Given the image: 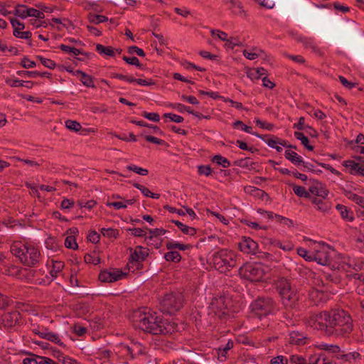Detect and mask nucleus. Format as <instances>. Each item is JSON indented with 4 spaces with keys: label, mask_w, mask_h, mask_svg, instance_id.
I'll use <instances>...</instances> for the list:
<instances>
[{
    "label": "nucleus",
    "mask_w": 364,
    "mask_h": 364,
    "mask_svg": "<svg viewBox=\"0 0 364 364\" xmlns=\"http://www.w3.org/2000/svg\"><path fill=\"white\" fill-rule=\"evenodd\" d=\"M342 165L346 168H349V173L351 175H355L357 173V169L358 168L360 164L355 162L353 160H346L344 161Z\"/></svg>",
    "instance_id": "4c0bfd02"
},
{
    "label": "nucleus",
    "mask_w": 364,
    "mask_h": 364,
    "mask_svg": "<svg viewBox=\"0 0 364 364\" xmlns=\"http://www.w3.org/2000/svg\"><path fill=\"white\" fill-rule=\"evenodd\" d=\"M266 135L268 136L264 137V140L263 141L266 142L267 145L271 148H274L277 144H279V142H281L282 139H279L277 136L274 135Z\"/></svg>",
    "instance_id": "c03bdc74"
},
{
    "label": "nucleus",
    "mask_w": 364,
    "mask_h": 364,
    "mask_svg": "<svg viewBox=\"0 0 364 364\" xmlns=\"http://www.w3.org/2000/svg\"><path fill=\"white\" fill-rule=\"evenodd\" d=\"M127 231L131 232L132 235H134V237H146V233L144 232V230L139 228H127Z\"/></svg>",
    "instance_id": "13d9d810"
},
{
    "label": "nucleus",
    "mask_w": 364,
    "mask_h": 364,
    "mask_svg": "<svg viewBox=\"0 0 364 364\" xmlns=\"http://www.w3.org/2000/svg\"><path fill=\"white\" fill-rule=\"evenodd\" d=\"M334 309L329 311H323L318 314H314L309 317V323L317 330L328 337H332L333 332Z\"/></svg>",
    "instance_id": "39448f33"
},
{
    "label": "nucleus",
    "mask_w": 364,
    "mask_h": 364,
    "mask_svg": "<svg viewBox=\"0 0 364 364\" xmlns=\"http://www.w3.org/2000/svg\"><path fill=\"white\" fill-rule=\"evenodd\" d=\"M51 355L57 358L62 364H78L77 361L68 355H65L56 348H50Z\"/></svg>",
    "instance_id": "dca6fc26"
},
{
    "label": "nucleus",
    "mask_w": 364,
    "mask_h": 364,
    "mask_svg": "<svg viewBox=\"0 0 364 364\" xmlns=\"http://www.w3.org/2000/svg\"><path fill=\"white\" fill-rule=\"evenodd\" d=\"M271 364H288L287 359L282 355H278L272 358L270 361Z\"/></svg>",
    "instance_id": "774afa93"
},
{
    "label": "nucleus",
    "mask_w": 364,
    "mask_h": 364,
    "mask_svg": "<svg viewBox=\"0 0 364 364\" xmlns=\"http://www.w3.org/2000/svg\"><path fill=\"white\" fill-rule=\"evenodd\" d=\"M245 191L246 193H250L251 196L254 197H257L262 200H270L269 196L263 190L257 188L255 186H247L245 188Z\"/></svg>",
    "instance_id": "aec40b11"
},
{
    "label": "nucleus",
    "mask_w": 364,
    "mask_h": 364,
    "mask_svg": "<svg viewBox=\"0 0 364 364\" xmlns=\"http://www.w3.org/2000/svg\"><path fill=\"white\" fill-rule=\"evenodd\" d=\"M141 115L146 118L149 120H151L153 122H159L160 120V116L156 112H147L146 111H144L141 113Z\"/></svg>",
    "instance_id": "bf43d9fd"
},
{
    "label": "nucleus",
    "mask_w": 364,
    "mask_h": 364,
    "mask_svg": "<svg viewBox=\"0 0 364 364\" xmlns=\"http://www.w3.org/2000/svg\"><path fill=\"white\" fill-rule=\"evenodd\" d=\"M128 53L129 54L136 53L140 57H144L146 55L145 52L140 48L136 46H132L128 48Z\"/></svg>",
    "instance_id": "69168bd1"
},
{
    "label": "nucleus",
    "mask_w": 364,
    "mask_h": 364,
    "mask_svg": "<svg viewBox=\"0 0 364 364\" xmlns=\"http://www.w3.org/2000/svg\"><path fill=\"white\" fill-rule=\"evenodd\" d=\"M243 43L237 40V38L230 37L228 40V42L225 43V48L227 49L232 50L235 46H243Z\"/></svg>",
    "instance_id": "de8ad7c7"
},
{
    "label": "nucleus",
    "mask_w": 364,
    "mask_h": 364,
    "mask_svg": "<svg viewBox=\"0 0 364 364\" xmlns=\"http://www.w3.org/2000/svg\"><path fill=\"white\" fill-rule=\"evenodd\" d=\"M238 247L240 250L244 253L257 255L258 245L249 237H242L241 241L238 244Z\"/></svg>",
    "instance_id": "f8f14e48"
},
{
    "label": "nucleus",
    "mask_w": 364,
    "mask_h": 364,
    "mask_svg": "<svg viewBox=\"0 0 364 364\" xmlns=\"http://www.w3.org/2000/svg\"><path fill=\"white\" fill-rule=\"evenodd\" d=\"M36 58L46 68L54 69L57 65L53 60L47 59L41 55H36Z\"/></svg>",
    "instance_id": "37998d69"
},
{
    "label": "nucleus",
    "mask_w": 364,
    "mask_h": 364,
    "mask_svg": "<svg viewBox=\"0 0 364 364\" xmlns=\"http://www.w3.org/2000/svg\"><path fill=\"white\" fill-rule=\"evenodd\" d=\"M311 161L315 162L316 164H317L318 166H321V167L324 168L325 169L328 170L333 174H334V175H336L337 176H341V173L340 171H337L336 169H335L333 167H332L329 164L321 163V162H318L315 159H312Z\"/></svg>",
    "instance_id": "8fccbe9b"
},
{
    "label": "nucleus",
    "mask_w": 364,
    "mask_h": 364,
    "mask_svg": "<svg viewBox=\"0 0 364 364\" xmlns=\"http://www.w3.org/2000/svg\"><path fill=\"white\" fill-rule=\"evenodd\" d=\"M27 15H28V16L35 17L38 19H43L45 18V15L42 11L34 8H29Z\"/></svg>",
    "instance_id": "4d7b16f0"
},
{
    "label": "nucleus",
    "mask_w": 364,
    "mask_h": 364,
    "mask_svg": "<svg viewBox=\"0 0 364 364\" xmlns=\"http://www.w3.org/2000/svg\"><path fill=\"white\" fill-rule=\"evenodd\" d=\"M250 157H245L244 159H237L233 162V164L241 168H249L250 166Z\"/></svg>",
    "instance_id": "680f3d73"
},
{
    "label": "nucleus",
    "mask_w": 364,
    "mask_h": 364,
    "mask_svg": "<svg viewBox=\"0 0 364 364\" xmlns=\"http://www.w3.org/2000/svg\"><path fill=\"white\" fill-rule=\"evenodd\" d=\"M232 126L235 129L237 128L238 127H240L241 129L243 130L244 132L251 134L252 135H255V136H257L262 140H264V137L267 136V135L259 134L257 132H253L252 128L251 127H249V126L245 124L240 120H237V121L234 122L232 123Z\"/></svg>",
    "instance_id": "4be33fe9"
},
{
    "label": "nucleus",
    "mask_w": 364,
    "mask_h": 364,
    "mask_svg": "<svg viewBox=\"0 0 364 364\" xmlns=\"http://www.w3.org/2000/svg\"><path fill=\"white\" fill-rule=\"evenodd\" d=\"M6 83L11 87H26L27 88H32L34 82L30 80H21L17 79L8 78L6 80Z\"/></svg>",
    "instance_id": "393cba45"
},
{
    "label": "nucleus",
    "mask_w": 364,
    "mask_h": 364,
    "mask_svg": "<svg viewBox=\"0 0 364 364\" xmlns=\"http://www.w3.org/2000/svg\"><path fill=\"white\" fill-rule=\"evenodd\" d=\"M25 245H22L21 242H14L11 246V252L13 255L18 257L21 262L22 263V257L24 256L25 254Z\"/></svg>",
    "instance_id": "5701e85b"
},
{
    "label": "nucleus",
    "mask_w": 364,
    "mask_h": 364,
    "mask_svg": "<svg viewBox=\"0 0 364 364\" xmlns=\"http://www.w3.org/2000/svg\"><path fill=\"white\" fill-rule=\"evenodd\" d=\"M230 300L225 296H220L218 298H214L211 302V308L213 311H223L227 310Z\"/></svg>",
    "instance_id": "4468645a"
},
{
    "label": "nucleus",
    "mask_w": 364,
    "mask_h": 364,
    "mask_svg": "<svg viewBox=\"0 0 364 364\" xmlns=\"http://www.w3.org/2000/svg\"><path fill=\"white\" fill-rule=\"evenodd\" d=\"M127 273L123 272L121 269H116L113 272L107 269L101 270L98 279L102 282H114L122 279L127 276Z\"/></svg>",
    "instance_id": "9d476101"
},
{
    "label": "nucleus",
    "mask_w": 364,
    "mask_h": 364,
    "mask_svg": "<svg viewBox=\"0 0 364 364\" xmlns=\"http://www.w3.org/2000/svg\"><path fill=\"white\" fill-rule=\"evenodd\" d=\"M80 80L87 87H96L94 83V78L91 75L87 74L86 73L82 75Z\"/></svg>",
    "instance_id": "ea45409f"
},
{
    "label": "nucleus",
    "mask_w": 364,
    "mask_h": 364,
    "mask_svg": "<svg viewBox=\"0 0 364 364\" xmlns=\"http://www.w3.org/2000/svg\"><path fill=\"white\" fill-rule=\"evenodd\" d=\"M144 230H148L150 233V235L146 237V239L152 240L154 237H157L161 235H164L167 230L164 228H155V229H149L147 227L144 228Z\"/></svg>",
    "instance_id": "e433bc0d"
},
{
    "label": "nucleus",
    "mask_w": 364,
    "mask_h": 364,
    "mask_svg": "<svg viewBox=\"0 0 364 364\" xmlns=\"http://www.w3.org/2000/svg\"><path fill=\"white\" fill-rule=\"evenodd\" d=\"M87 19L90 23L95 24H99L100 23L106 22L108 21V18L107 16L92 13H90L87 15Z\"/></svg>",
    "instance_id": "473e14b6"
},
{
    "label": "nucleus",
    "mask_w": 364,
    "mask_h": 364,
    "mask_svg": "<svg viewBox=\"0 0 364 364\" xmlns=\"http://www.w3.org/2000/svg\"><path fill=\"white\" fill-rule=\"evenodd\" d=\"M275 289L281 298L282 304L289 312L301 311V294L291 286L289 279L281 277L275 282Z\"/></svg>",
    "instance_id": "f03ea898"
},
{
    "label": "nucleus",
    "mask_w": 364,
    "mask_h": 364,
    "mask_svg": "<svg viewBox=\"0 0 364 364\" xmlns=\"http://www.w3.org/2000/svg\"><path fill=\"white\" fill-rule=\"evenodd\" d=\"M284 156L287 160L290 161L294 165L297 166L301 165L302 166L305 162L301 156H299L296 152L291 150H286L284 152Z\"/></svg>",
    "instance_id": "412c9836"
},
{
    "label": "nucleus",
    "mask_w": 364,
    "mask_h": 364,
    "mask_svg": "<svg viewBox=\"0 0 364 364\" xmlns=\"http://www.w3.org/2000/svg\"><path fill=\"white\" fill-rule=\"evenodd\" d=\"M33 332L35 334L39 336L41 338L56 343L63 348L66 347V345L61 341L59 335L58 333L48 331L47 328H45L43 331H40L39 329H33Z\"/></svg>",
    "instance_id": "ddd939ff"
},
{
    "label": "nucleus",
    "mask_w": 364,
    "mask_h": 364,
    "mask_svg": "<svg viewBox=\"0 0 364 364\" xmlns=\"http://www.w3.org/2000/svg\"><path fill=\"white\" fill-rule=\"evenodd\" d=\"M164 259L167 262L178 263L181 262L182 257L178 251H169L164 254Z\"/></svg>",
    "instance_id": "2f4dec72"
},
{
    "label": "nucleus",
    "mask_w": 364,
    "mask_h": 364,
    "mask_svg": "<svg viewBox=\"0 0 364 364\" xmlns=\"http://www.w3.org/2000/svg\"><path fill=\"white\" fill-rule=\"evenodd\" d=\"M96 51L100 55H107L109 57L114 56V48L112 46H105L102 44H97Z\"/></svg>",
    "instance_id": "c85d7f7f"
},
{
    "label": "nucleus",
    "mask_w": 364,
    "mask_h": 364,
    "mask_svg": "<svg viewBox=\"0 0 364 364\" xmlns=\"http://www.w3.org/2000/svg\"><path fill=\"white\" fill-rule=\"evenodd\" d=\"M215 350L216 353L215 355L217 356V358L220 362H225L228 359V351L224 349L223 346H220L219 348H215Z\"/></svg>",
    "instance_id": "a19ab883"
},
{
    "label": "nucleus",
    "mask_w": 364,
    "mask_h": 364,
    "mask_svg": "<svg viewBox=\"0 0 364 364\" xmlns=\"http://www.w3.org/2000/svg\"><path fill=\"white\" fill-rule=\"evenodd\" d=\"M311 161L315 162L316 164H317L318 166H321V167L324 168L325 169L328 170L333 174H334V175H336L337 176H341V173L340 171H337L336 169H335L333 167H332L329 164L321 163V162H318L315 159H312Z\"/></svg>",
    "instance_id": "3c124183"
},
{
    "label": "nucleus",
    "mask_w": 364,
    "mask_h": 364,
    "mask_svg": "<svg viewBox=\"0 0 364 364\" xmlns=\"http://www.w3.org/2000/svg\"><path fill=\"white\" fill-rule=\"evenodd\" d=\"M23 68H33L36 67V64L34 61L31 60L28 57L24 56L20 63Z\"/></svg>",
    "instance_id": "052dcab7"
},
{
    "label": "nucleus",
    "mask_w": 364,
    "mask_h": 364,
    "mask_svg": "<svg viewBox=\"0 0 364 364\" xmlns=\"http://www.w3.org/2000/svg\"><path fill=\"white\" fill-rule=\"evenodd\" d=\"M25 254L22 257V264L28 267H34L36 265L41 258V252L39 250L33 245H25Z\"/></svg>",
    "instance_id": "6e6552de"
},
{
    "label": "nucleus",
    "mask_w": 364,
    "mask_h": 364,
    "mask_svg": "<svg viewBox=\"0 0 364 364\" xmlns=\"http://www.w3.org/2000/svg\"><path fill=\"white\" fill-rule=\"evenodd\" d=\"M13 35L16 38L29 40L32 36V33L31 31H18L17 29H14Z\"/></svg>",
    "instance_id": "09e8293b"
},
{
    "label": "nucleus",
    "mask_w": 364,
    "mask_h": 364,
    "mask_svg": "<svg viewBox=\"0 0 364 364\" xmlns=\"http://www.w3.org/2000/svg\"><path fill=\"white\" fill-rule=\"evenodd\" d=\"M343 194L345 196H346L348 199L353 200L356 204L359 205L362 208H364V198L362 196H360L350 191L343 190Z\"/></svg>",
    "instance_id": "bb28decb"
},
{
    "label": "nucleus",
    "mask_w": 364,
    "mask_h": 364,
    "mask_svg": "<svg viewBox=\"0 0 364 364\" xmlns=\"http://www.w3.org/2000/svg\"><path fill=\"white\" fill-rule=\"evenodd\" d=\"M239 273L246 280L258 282L262 280L265 271L259 263H246L240 268Z\"/></svg>",
    "instance_id": "0eeeda50"
},
{
    "label": "nucleus",
    "mask_w": 364,
    "mask_h": 364,
    "mask_svg": "<svg viewBox=\"0 0 364 364\" xmlns=\"http://www.w3.org/2000/svg\"><path fill=\"white\" fill-rule=\"evenodd\" d=\"M87 239L93 244H97L100 240V235L95 230H90L89 231Z\"/></svg>",
    "instance_id": "5fc2aeb1"
},
{
    "label": "nucleus",
    "mask_w": 364,
    "mask_h": 364,
    "mask_svg": "<svg viewBox=\"0 0 364 364\" xmlns=\"http://www.w3.org/2000/svg\"><path fill=\"white\" fill-rule=\"evenodd\" d=\"M316 347L320 350L332 352L333 353H337L341 351V348L337 345H328L326 343H321L319 345H317Z\"/></svg>",
    "instance_id": "c9c22d12"
},
{
    "label": "nucleus",
    "mask_w": 364,
    "mask_h": 364,
    "mask_svg": "<svg viewBox=\"0 0 364 364\" xmlns=\"http://www.w3.org/2000/svg\"><path fill=\"white\" fill-rule=\"evenodd\" d=\"M311 203L317 206V210L326 213L328 212L331 208V202H326L323 198H318L316 197H311Z\"/></svg>",
    "instance_id": "b1692460"
},
{
    "label": "nucleus",
    "mask_w": 364,
    "mask_h": 364,
    "mask_svg": "<svg viewBox=\"0 0 364 364\" xmlns=\"http://www.w3.org/2000/svg\"><path fill=\"white\" fill-rule=\"evenodd\" d=\"M211 161L217 164L218 165L222 166L223 168H228L230 166V162L228 159L220 154L215 155L211 159Z\"/></svg>",
    "instance_id": "72a5a7b5"
},
{
    "label": "nucleus",
    "mask_w": 364,
    "mask_h": 364,
    "mask_svg": "<svg viewBox=\"0 0 364 364\" xmlns=\"http://www.w3.org/2000/svg\"><path fill=\"white\" fill-rule=\"evenodd\" d=\"M128 250L131 253L128 259L129 264H134V262H144L149 255L148 252L133 250L132 247H129Z\"/></svg>",
    "instance_id": "a211bd4d"
},
{
    "label": "nucleus",
    "mask_w": 364,
    "mask_h": 364,
    "mask_svg": "<svg viewBox=\"0 0 364 364\" xmlns=\"http://www.w3.org/2000/svg\"><path fill=\"white\" fill-rule=\"evenodd\" d=\"M122 59L129 65H135L140 69H143V65L139 62L136 57H128L124 55Z\"/></svg>",
    "instance_id": "49530a36"
},
{
    "label": "nucleus",
    "mask_w": 364,
    "mask_h": 364,
    "mask_svg": "<svg viewBox=\"0 0 364 364\" xmlns=\"http://www.w3.org/2000/svg\"><path fill=\"white\" fill-rule=\"evenodd\" d=\"M65 126L68 129L74 132H78L82 128V126L79 122L71 119H68L65 122Z\"/></svg>",
    "instance_id": "603ef678"
},
{
    "label": "nucleus",
    "mask_w": 364,
    "mask_h": 364,
    "mask_svg": "<svg viewBox=\"0 0 364 364\" xmlns=\"http://www.w3.org/2000/svg\"><path fill=\"white\" fill-rule=\"evenodd\" d=\"M336 209L339 212L341 218L347 222H353L355 220L353 211L347 206L338 204Z\"/></svg>",
    "instance_id": "f3484780"
},
{
    "label": "nucleus",
    "mask_w": 364,
    "mask_h": 364,
    "mask_svg": "<svg viewBox=\"0 0 364 364\" xmlns=\"http://www.w3.org/2000/svg\"><path fill=\"white\" fill-rule=\"evenodd\" d=\"M28 9L29 7L28 6L18 4L16 6L15 10L13 12V14L15 16H17L24 19L28 16V15H27V14L28 13Z\"/></svg>",
    "instance_id": "7c9ffc66"
},
{
    "label": "nucleus",
    "mask_w": 364,
    "mask_h": 364,
    "mask_svg": "<svg viewBox=\"0 0 364 364\" xmlns=\"http://www.w3.org/2000/svg\"><path fill=\"white\" fill-rule=\"evenodd\" d=\"M16 73L18 75L28 77L31 78H36L38 77L39 75L38 71L18 70Z\"/></svg>",
    "instance_id": "e2e57ef3"
},
{
    "label": "nucleus",
    "mask_w": 364,
    "mask_h": 364,
    "mask_svg": "<svg viewBox=\"0 0 364 364\" xmlns=\"http://www.w3.org/2000/svg\"><path fill=\"white\" fill-rule=\"evenodd\" d=\"M171 222L175 224L185 235L194 236L197 233V230L195 228L188 226L178 220H171Z\"/></svg>",
    "instance_id": "a878e982"
},
{
    "label": "nucleus",
    "mask_w": 364,
    "mask_h": 364,
    "mask_svg": "<svg viewBox=\"0 0 364 364\" xmlns=\"http://www.w3.org/2000/svg\"><path fill=\"white\" fill-rule=\"evenodd\" d=\"M292 187L294 193L299 197H302L305 198H311V194L308 192L304 187L296 185L294 183L289 184Z\"/></svg>",
    "instance_id": "c756f323"
},
{
    "label": "nucleus",
    "mask_w": 364,
    "mask_h": 364,
    "mask_svg": "<svg viewBox=\"0 0 364 364\" xmlns=\"http://www.w3.org/2000/svg\"><path fill=\"white\" fill-rule=\"evenodd\" d=\"M133 321L136 328L152 335H171L178 331V324L169 319H164L156 312L136 311Z\"/></svg>",
    "instance_id": "f257e3e1"
},
{
    "label": "nucleus",
    "mask_w": 364,
    "mask_h": 364,
    "mask_svg": "<svg viewBox=\"0 0 364 364\" xmlns=\"http://www.w3.org/2000/svg\"><path fill=\"white\" fill-rule=\"evenodd\" d=\"M333 321L334 323L332 337H344L353 331V319L350 315L343 309H334Z\"/></svg>",
    "instance_id": "7ed1b4c3"
},
{
    "label": "nucleus",
    "mask_w": 364,
    "mask_h": 364,
    "mask_svg": "<svg viewBox=\"0 0 364 364\" xmlns=\"http://www.w3.org/2000/svg\"><path fill=\"white\" fill-rule=\"evenodd\" d=\"M141 136L144 137L147 141L154 143L158 145H162V146H168V144L167 142H166L164 140L160 139L157 137H155L154 136L151 135H145L144 133H141L140 134Z\"/></svg>",
    "instance_id": "58836bf2"
},
{
    "label": "nucleus",
    "mask_w": 364,
    "mask_h": 364,
    "mask_svg": "<svg viewBox=\"0 0 364 364\" xmlns=\"http://www.w3.org/2000/svg\"><path fill=\"white\" fill-rule=\"evenodd\" d=\"M52 263V269L50 271V274L53 278H56L58 277V274L64 268V262L61 261H55L53 259L51 260Z\"/></svg>",
    "instance_id": "cd10ccee"
},
{
    "label": "nucleus",
    "mask_w": 364,
    "mask_h": 364,
    "mask_svg": "<svg viewBox=\"0 0 364 364\" xmlns=\"http://www.w3.org/2000/svg\"><path fill=\"white\" fill-rule=\"evenodd\" d=\"M101 233L104 237H107L109 238H117L119 236V230L114 229L112 228H102L100 230Z\"/></svg>",
    "instance_id": "f704fd0d"
},
{
    "label": "nucleus",
    "mask_w": 364,
    "mask_h": 364,
    "mask_svg": "<svg viewBox=\"0 0 364 364\" xmlns=\"http://www.w3.org/2000/svg\"><path fill=\"white\" fill-rule=\"evenodd\" d=\"M64 245L66 248L68 249H73V250H77L78 249V245L76 242L75 237L74 236H68L65 240Z\"/></svg>",
    "instance_id": "79ce46f5"
},
{
    "label": "nucleus",
    "mask_w": 364,
    "mask_h": 364,
    "mask_svg": "<svg viewBox=\"0 0 364 364\" xmlns=\"http://www.w3.org/2000/svg\"><path fill=\"white\" fill-rule=\"evenodd\" d=\"M198 173L199 175L208 176L212 174L213 170L209 165H200L198 166Z\"/></svg>",
    "instance_id": "6e6d98bb"
},
{
    "label": "nucleus",
    "mask_w": 364,
    "mask_h": 364,
    "mask_svg": "<svg viewBox=\"0 0 364 364\" xmlns=\"http://www.w3.org/2000/svg\"><path fill=\"white\" fill-rule=\"evenodd\" d=\"M307 340L309 338L302 332L294 331L289 333L290 344L304 346L306 343Z\"/></svg>",
    "instance_id": "2eb2a0df"
},
{
    "label": "nucleus",
    "mask_w": 364,
    "mask_h": 364,
    "mask_svg": "<svg viewBox=\"0 0 364 364\" xmlns=\"http://www.w3.org/2000/svg\"><path fill=\"white\" fill-rule=\"evenodd\" d=\"M333 252V250L330 251L328 246L322 247L314 252V261L321 265H330L331 262V254Z\"/></svg>",
    "instance_id": "9b49d317"
},
{
    "label": "nucleus",
    "mask_w": 364,
    "mask_h": 364,
    "mask_svg": "<svg viewBox=\"0 0 364 364\" xmlns=\"http://www.w3.org/2000/svg\"><path fill=\"white\" fill-rule=\"evenodd\" d=\"M252 314L259 319L279 311L277 301L269 296H258L250 304Z\"/></svg>",
    "instance_id": "20e7f679"
},
{
    "label": "nucleus",
    "mask_w": 364,
    "mask_h": 364,
    "mask_svg": "<svg viewBox=\"0 0 364 364\" xmlns=\"http://www.w3.org/2000/svg\"><path fill=\"white\" fill-rule=\"evenodd\" d=\"M10 22L14 27V29H17L18 31H22L25 28V24L21 22L16 18H12L10 19Z\"/></svg>",
    "instance_id": "338daca9"
},
{
    "label": "nucleus",
    "mask_w": 364,
    "mask_h": 364,
    "mask_svg": "<svg viewBox=\"0 0 364 364\" xmlns=\"http://www.w3.org/2000/svg\"><path fill=\"white\" fill-rule=\"evenodd\" d=\"M227 250H220L216 252H215L212 257L210 259L211 262L214 264L215 268L220 269L223 267V262L224 257H227Z\"/></svg>",
    "instance_id": "6ab92c4d"
},
{
    "label": "nucleus",
    "mask_w": 364,
    "mask_h": 364,
    "mask_svg": "<svg viewBox=\"0 0 364 364\" xmlns=\"http://www.w3.org/2000/svg\"><path fill=\"white\" fill-rule=\"evenodd\" d=\"M11 301L7 296L0 293V309H5L11 304Z\"/></svg>",
    "instance_id": "0e129e2a"
},
{
    "label": "nucleus",
    "mask_w": 364,
    "mask_h": 364,
    "mask_svg": "<svg viewBox=\"0 0 364 364\" xmlns=\"http://www.w3.org/2000/svg\"><path fill=\"white\" fill-rule=\"evenodd\" d=\"M297 253L299 256L304 257L306 261H314V252H309L305 248H298Z\"/></svg>",
    "instance_id": "a18cd8bd"
},
{
    "label": "nucleus",
    "mask_w": 364,
    "mask_h": 364,
    "mask_svg": "<svg viewBox=\"0 0 364 364\" xmlns=\"http://www.w3.org/2000/svg\"><path fill=\"white\" fill-rule=\"evenodd\" d=\"M127 169L141 176H146L149 173V171L147 169L139 167L136 165H129L127 166Z\"/></svg>",
    "instance_id": "864d4df0"
},
{
    "label": "nucleus",
    "mask_w": 364,
    "mask_h": 364,
    "mask_svg": "<svg viewBox=\"0 0 364 364\" xmlns=\"http://www.w3.org/2000/svg\"><path fill=\"white\" fill-rule=\"evenodd\" d=\"M185 298L182 292L171 291L160 301V310L164 314L173 315L184 306Z\"/></svg>",
    "instance_id": "423d86ee"
},
{
    "label": "nucleus",
    "mask_w": 364,
    "mask_h": 364,
    "mask_svg": "<svg viewBox=\"0 0 364 364\" xmlns=\"http://www.w3.org/2000/svg\"><path fill=\"white\" fill-rule=\"evenodd\" d=\"M22 317L17 310L4 313L1 316V323L6 328H12L21 326Z\"/></svg>",
    "instance_id": "1a4fd4ad"
}]
</instances>
